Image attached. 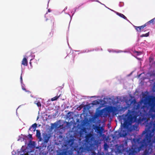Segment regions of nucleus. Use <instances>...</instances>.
Segmentation results:
<instances>
[{"mask_svg": "<svg viewBox=\"0 0 155 155\" xmlns=\"http://www.w3.org/2000/svg\"><path fill=\"white\" fill-rule=\"evenodd\" d=\"M149 32H148L147 33H146L145 34H142V35H141L140 36V37H148V36H149Z\"/></svg>", "mask_w": 155, "mask_h": 155, "instance_id": "nucleus-18", "label": "nucleus"}, {"mask_svg": "<svg viewBox=\"0 0 155 155\" xmlns=\"http://www.w3.org/2000/svg\"><path fill=\"white\" fill-rule=\"evenodd\" d=\"M149 128L143 133L144 134L147 132V130L148 131L145 139L149 142L150 141L151 139H155V120L153 122H151Z\"/></svg>", "mask_w": 155, "mask_h": 155, "instance_id": "nucleus-1", "label": "nucleus"}, {"mask_svg": "<svg viewBox=\"0 0 155 155\" xmlns=\"http://www.w3.org/2000/svg\"><path fill=\"white\" fill-rule=\"evenodd\" d=\"M99 115L101 117H105L107 116V114L103 110H101L99 113Z\"/></svg>", "mask_w": 155, "mask_h": 155, "instance_id": "nucleus-9", "label": "nucleus"}, {"mask_svg": "<svg viewBox=\"0 0 155 155\" xmlns=\"http://www.w3.org/2000/svg\"><path fill=\"white\" fill-rule=\"evenodd\" d=\"M20 80H21V82H22V76L21 75L20 77Z\"/></svg>", "mask_w": 155, "mask_h": 155, "instance_id": "nucleus-27", "label": "nucleus"}, {"mask_svg": "<svg viewBox=\"0 0 155 155\" xmlns=\"http://www.w3.org/2000/svg\"><path fill=\"white\" fill-rule=\"evenodd\" d=\"M34 103L36 104L38 107H41V103L39 101H35Z\"/></svg>", "mask_w": 155, "mask_h": 155, "instance_id": "nucleus-16", "label": "nucleus"}, {"mask_svg": "<svg viewBox=\"0 0 155 155\" xmlns=\"http://www.w3.org/2000/svg\"><path fill=\"white\" fill-rule=\"evenodd\" d=\"M70 153L68 149H64L61 152L57 155H69Z\"/></svg>", "mask_w": 155, "mask_h": 155, "instance_id": "nucleus-6", "label": "nucleus"}, {"mask_svg": "<svg viewBox=\"0 0 155 155\" xmlns=\"http://www.w3.org/2000/svg\"><path fill=\"white\" fill-rule=\"evenodd\" d=\"M37 126V124L35 123L32 124V126L30 127L29 130L31 131H35Z\"/></svg>", "mask_w": 155, "mask_h": 155, "instance_id": "nucleus-10", "label": "nucleus"}, {"mask_svg": "<svg viewBox=\"0 0 155 155\" xmlns=\"http://www.w3.org/2000/svg\"><path fill=\"white\" fill-rule=\"evenodd\" d=\"M131 98H134V97H131Z\"/></svg>", "mask_w": 155, "mask_h": 155, "instance_id": "nucleus-36", "label": "nucleus"}, {"mask_svg": "<svg viewBox=\"0 0 155 155\" xmlns=\"http://www.w3.org/2000/svg\"><path fill=\"white\" fill-rule=\"evenodd\" d=\"M154 20H155V18L150 20L148 22H147L146 23H147V24H150L151 23H153V22H154Z\"/></svg>", "mask_w": 155, "mask_h": 155, "instance_id": "nucleus-19", "label": "nucleus"}, {"mask_svg": "<svg viewBox=\"0 0 155 155\" xmlns=\"http://www.w3.org/2000/svg\"><path fill=\"white\" fill-rule=\"evenodd\" d=\"M123 133L122 134H121L120 133H119V134L120 135V137H124L127 135V133L125 131L123 130Z\"/></svg>", "mask_w": 155, "mask_h": 155, "instance_id": "nucleus-13", "label": "nucleus"}, {"mask_svg": "<svg viewBox=\"0 0 155 155\" xmlns=\"http://www.w3.org/2000/svg\"><path fill=\"white\" fill-rule=\"evenodd\" d=\"M117 99H118V97H117Z\"/></svg>", "mask_w": 155, "mask_h": 155, "instance_id": "nucleus-38", "label": "nucleus"}, {"mask_svg": "<svg viewBox=\"0 0 155 155\" xmlns=\"http://www.w3.org/2000/svg\"><path fill=\"white\" fill-rule=\"evenodd\" d=\"M22 89H23V90L25 91L28 92V93H30V94L31 93V92L29 91H27L26 90L25 88L23 87H22Z\"/></svg>", "mask_w": 155, "mask_h": 155, "instance_id": "nucleus-23", "label": "nucleus"}, {"mask_svg": "<svg viewBox=\"0 0 155 155\" xmlns=\"http://www.w3.org/2000/svg\"><path fill=\"white\" fill-rule=\"evenodd\" d=\"M119 133V132H117V131H116V132H115V134H116V133ZM115 135H116V134H115Z\"/></svg>", "mask_w": 155, "mask_h": 155, "instance_id": "nucleus-31", "label": "nucleus"}, {"mask_svg": "<svg viewBox=\"0 0 155 155\" xmlns=\"http://www.w3.org/2000/svg\"><path fill=\"white\" fill-rule=\"evenodd\" d=\"M130 97H133L131 95H130Z\"/></svg>", "mask_w": 155, "mask_h": 155, "instance_id": "nucleus-35", "label": "nucleus"}, {"mask_svg": "<svg viewBox=\"0 0 155 155\" xmlns=\"http://www.w3.org/2000/svg\"><path fill=\"white\" fill-rule=\"evenodd\" d=\"M147 25V23H146L144 25L140 26H134V28L137 31L141 32L142 31V30L143 29L145 26H146Z\"/></svg>", "mask_w": 155, "mask_h": 155, "instance_id": "nucleus-5", "label": "nucleus"}, {"mask_svg": "<svg viewBox=\"0 0 155 155\" xmlns=\"http://www.w3.org/2000/svg\"><path fill=\"white\" fill-rule=\"evenodd\" d=\"M95 129L97 131V132L101 134L102 133V131L104 130V129L102 127H100L98 126H96L95 127Z\"/></svg>", "mask_w": 155, "mask_h": 155, "instance_id": "nucleus-8", "label": "nucleus"}, {"mask_svg": "<svg viewBox=\"0 0 155 155\" xmlns=\"http://www.w3.org/2000/svg\"><path fill=\"white\" fill-rule=\"evenodd\" d=\"M48 12H50V11L49 9H48Z\"/></svg>", "mask_w": 155, "mask_h": 155, "instance_id": "nucleus-32", "label": "nucleus"}, {"mask_svg": "<svg viewBox=\"0 0 155 155\" xmlns=\"http://www.w3.org/2000/svg\"><path fill=\"white\" fill-rule=\"evenodd\" d=\"M104 149L105 150H107L109 148V146L106 143H105L104 146Z\"/></svg>", "mask_w": 155, "mask_h": 155, "instance_id": "nucleus-17", "label": "nucleus"}, {"mask_svg": "<svg viewBox=\"0 0 155 155\" xmlns=\"http://www.w3.org/2000/svg\"><path fill=\"white\" fill-rule=\"evenodd\" d=\"M101 97H103V96H102Z\"/></svg>", "mask_w": 155, "mask_h": 155, "instance_id": "nucleus-37", "label": "nucleus"}, {"mask_svg": "<svg viewBox=\"0 0 155 155\" xmlns=\"http://www.w3.org/2000/svg\"><path fill=\"white\" fill-rule=\"evenodd\" d=\"M146 99H148V100L146 103L145 102L144 104L147 103L148 105L150 107L154 105V101L155 100V97H142Z\"/></svg>", "mask_w": 155, "mask_h": 155, "instance_id": "nucleus-3", "label": "nucleus"}, {"mask_svg": "<svg viewBox=\"0 0 155 155\" xmlns=\"http://www.w3.org/2000/svg\"><path fill=\"white\" fill-rule=\"evenodd\" d=\"M90 97H100V96H91Z\"/></svg>", "mask_w": 155, "mask_h": 155, "instance_id": "nucleus-28", "label": "nucleus"}, {"mask_svg": "<svg viewBox=\"0 0 155 155\" xmlns=\"http://www.w3.org/2000/svg\"><path fill=\"white\" fill-rule=\"evenodd\" d=\"M30 96L31 97H33V96H32L31 94L30 95Z\"/></svg>", "mask_w": 155, "mask_h": 155, "instance_id": "nucleus-34", "label": "nucleus"}, {"mask_svg": "<svg viewBox=\"0 0 155 155\" xmlns=\"http://www.w3.org/2000/svg\"><path fill=\"white\" fill-rule=\"evenodd\" d=\"M99 104V102L97 101H94L93 103V105H95V104Z\"/></svg>", "mask_w": 155, "mask_h": 155, "instance_id": "nucleus-22", "label": "nucleus"}, {"mask_svg": "<svg viewBox=\"0 0 155 155\" xmlns=\"http://www.w3.org/2000/svg\"><path fill=\"white\" fill-rule=\"evenodd\" d=\"M74 139H70L67 141L65 146H67L73 149L74 148Z\"/></svg>", "mask_w": 155, "mask_h": 155, "instance_id": "nucleus-2", "label": "nucleus"}, {"mask_svg": "<svg viewBox=\"0 0 155 155\" xmlns=\"http://www.w3.org/2000/svg\"><path fill=\"white\" fill-rule=\"evenodd\" d=\"M58 97H52L51 99V101H53L57 100Z\"/></svg>", "mask_w": 155, "mask_h": 155, "instance_id": "nucleus-21", "label": "nucleus"}, {"mask_svg": "<svg viewBox=\"0 0 155 155\" xmlns=\"http://www.w3.org/2000/svg\"><path fill=\"white\" fill-rule=\"evenodd\" d=\"M49 138V137L47 135H46L44 138V142L45 143H47L48 141Z\"/></svg>", "mask_w": 155, "mask_h": 155, "instance_id": "nucleus-14", "label": "nucleus"}, {"mask_svg": "<svg viewBox=\"0 0 155 155\" xmlns=\"http://www.w3.org/2000/svg\"><path fill=\"white\" fill-rule=\"evenodd\" d=\"M21 64L25 66H27L28 65V61L26 58H23Z\"/></svg>", "mask_w": 155, "mask_h": 155, "instance_id": "nucleus-11", "label": "nucleus"}, {"mask_svg": "<svg viewBox=\"0 0 155 155\" xmlns=\"http://www.w3.org/2000/svg\"><path fill=\"white\" fill-rule=\"evenodd\" d=\"M67 124H70V123L69 122H66Z\"/></svg>", "mask_w": 155, "mask_h": 155, "instance_id": "nucleus-30", "label": "nucleus"}, {"mask_svg": "<svg viewBox=\"0 0 155 155\" xmlns=\"http://www.w3.org/2000/svg\"><path fill=\"white\" fill-rule=\"evenodd\" d=\"M72 63H74V59H72Z\"/></svg>", "mask_w": 155, "mask_h": 155, "instance_id": "nucleus-29", "label": "nucleus"}, {"mask_svg": "<svg viewBox=\"0 0 155 155\" xmlns=\"http://www.w3.org/2000/svg\"><path fill=\"white\" fill-rule=\"evenodd\" d=\"M92 135L91 134H87L85 136V141L87 143H89L91 141V138Z\"/></svg>", "mask_w": 155, "mask_h": 155, "instance_id": "nucleus-7", "label": "nucleus"}, {"mask_svg": "<svg viewBox=\"0 0 155 155\" xmlns=\"http://www.w3.org/2000/svg\"><path fill=\"white\" fill-rule=\"evenodd\" d=\"M116 13L117 15H118L120 17L123 18L124 19H125L127 20V17L125 15H124L123 14L121 13H119L118 12H116Z\"/></svg>", "mask_w": 155, "mask_h": 155, "instance_id": "nucleus-12", "label": "nucleus"}, {"mask_svg": "<svg viewBox=\"0 0 155 155\" xmlns=\"http://www.w3.org/2000/svg\"><path fill=\"white\" fill-rule=\"evenodd\" d=\"M111 99V98L110 97H104L103 99L105 100V99Z\"/></svg>", "mask_w": 155, "mask_h": 155, "instance_id": "nucleus-26", "label": "nucleus"}, {"mask_svg": "<svg viewBox=\"0 0 155 155\" xmlns=\"http://www.w3.org/2000/svg\"><path fill=\"white\" fill-rule=\"evenodd\" d=\"M20 155H25V154H21Z\"/></svg>", "mask_w": 155, "mask_h": 155, "instance_id": "nucleus-33", "label": "nucleus"}, {"mask_svg": "<svg viewBox=\"0 0 155 155\" xmlns=\"http://www.w3.org/2000/svg\"><path fill=\"white\" fill-rule=\"evenodd\" d=\"M61 92H59L57 95L55 97H60V96H61V95H62V94H61Z\"/></svg>", "mask_w": 155, "mask_h": 155, "instance_id": "nucleus-20", "label": "nucleus"}, {"mask_svg": "<svg viewBox=\"0 0 155 155\" xmlns=\"http://www.w3.org/2000/svg\"><path fill=\"white\" fill-rule=\"evenodd\" d=\"M91 153V155H96V153L94 151H92Z\"/></svg>", "mask_w": 155, "mask_h": 155, "instance_id": "nucleus-24", "label": "nucleus"}, {"mask_svg": "<svg viewBox=\"0 0 155 155\" xmlns=\"http://www.w3.org/2000/svg\"><path fill=\"white\" fill-rule=\"evenodd\" d=\"M36 136L37 137H38V138L41 137V133L40 132V131L39 130H36Z\"/></svg>", "mask_w": 155, "mask_h": 155, "instance_id": "nucleus-15", "label": "nucleus"}, {"mask_svg": "<svg viewBox=\"0 0 155 155\" xmlns=\"http://www.w3.org/2000/svg\"><path fill=\"white\" fill-rule=\"evenodd\" d=\"M107 110L108 113L112 112L114 114L117 110V109L116 107L111 106L108 108Z\"/></svg>", "mask_w": 155, "mask_h": 155, "instance_id": "nucleus-4", "label": "nucleus"}, {"mask_svg": "<svg viewBox=\"0 0 155 155\" xmlns=\"http://www.w3.org/2000/svg\"><path fill=\"white\" fill-rule=\"evenodd\" d=\"M28 136L30 138H32V136L31 134H29L28 135Z\"/></svg>", "mask_w": 155, "mask_h": 155, "instance_id": "nucleus-25", "label": "nucleus"}]
</instances>
